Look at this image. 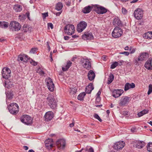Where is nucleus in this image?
Segmentation results:
<instances>
[{"label": "nucleus", "instance_id": "nucleus-1", "mask_svg": "<svg viewBox=\"0 0 152 152\" xmlns=\"http://www.w3.org/2000/svg\"><path fill=\"white\" fill-rule=\"evenodd\" d=\"M46 99V102L51 108L53 109L56 107V101L53 96L51 95H49Z\"/></svg>", "mask_w": 152, "mask_h": 152}, {"label": "nucleus", "instance_id": "nucleus-2", "mask_svg": "<svg viewBox=\"0 0 152 152\" xmlns=\"http://www.w3.org/2000/svg\"><path fill=\"white\" fill-rule=\"evenodd\" d=\"M9 112L13 115H16L19 111V106L15 103H11L8 107Z\"/></svg>", "mask_w": 152, "mask_h": 152}, {"label": "nucleus", "instance_id": "nucleus-3", "mask_svg": "<svg viewBox=\"0 0 152 152\" xmlns=\"http://www.w3.org/2000/svg\"><path fill=\"white\" fill-rule=\"evenodd\" d=\"M21 121L27 125H31L32 123V118L29 115H24L20 118Z\"/></svg>", "mask_w": 152, "mask_h": 152}, {"label": "nucleus", "instance_id": "nucleus-4", "mask_svg": "<svg viewBox=\"0 0 152 152\" xmlns=\"http://www.w3.org/2000/svg\"><path fill=\"white\" fill-rule=\"evenodd\" d=\"M64 30L66 34L69 35H72L74 33V26L72 24L66 25L64 28Z\"/></svg>", "mask_w": 152, "mask_h": 152}, {"label": "nucleus", "instance_id": "nucleus-5", "mask_svg": "<svg viewBox=\"0 0 152 152\" xmlns=\"http://www.w3.org/2000/svg\"><path fill=\"white\" fill-rule=\"evenodd\" d=\"M9 28L10 29L15 31H18L20 30L21 26L18 23L15 21H12L10 22Z\"/></svg>", "mask_w": 152, "mask_h": 152}, {"label": "nucleus", "instance_id": "nucleus-6", "mask_svg": "<svg viewBox=\"0 0 152 152\" xmlns=\"http://www.w3.org/2000/svg\"><path fill=\"white\" fill-rule=\"evenodd\" d=\"M123 32L122 29L118 27H115L112 33L113 37L117 38L120 37L122 35Z\"/></svg>", "mask_w": 152, "mask_h": 152}, {"label": "nucleus", "instance_id": "nucleus-7", "mask_svg": "<svg viewBox=\"0 0 152 152\" xmlns=\"http://www.w3.org/2000/svg\"><path fill=\"white\" fill-rule=\"evenodd\" d=\"M10 73L11 71L8 68L4 67L2 70V76L4 79H9L10 77Z\"/></svg>", "mask_w": 152, "mask_h": 152}, {"label": "nucleus", "instance_id": "nucleus-8", "mask_svg": "<svg viewBox=\"0 0 152 152\" xmlns=\"http://www.w3.org/2000/svg\"><path fill=\"white\" fill-rule=\"evenodd\" d=\"M87 26V23L84 21H81L77 25V30L79 32H81L84 30Z\"/></svg>", "mask_w": 152, "mask_h": 152}, {"label": "nucleus", "instance_id": "nucleus-9", "mask_svg": "<svg viewBox=\"0 0 152 152\" xmlns=\"http://www.w3.org/2000/svg\"><path fill=\"white\" fill-rule=\"evenodd\" d=\"M143 11L140 8H137L134 12V15L135 18L137 20L140 19L142 17Z\"/></svg>", "mask_w": 152, "mask_h": 152}, {"label": "nucleus", "instance_id": "nucleus-10", "mask_svg": "<svg viewBox=\"0 0 152 152\" xmlns=\"http://www.w3.org/2000/svg\"><path fill=\"white\" fill-rule=\"evenodd\" d=\"M46 81L48 89L51 91H53L54 90V85L52 79L49 77L46 80Z\"/></svg>", "mask_w": 152, "mask_h": 152}, {"label": "nucleus", "instance_id": "nucleus-11", "mask_svg": "<svg viewBox=\"0 0 152 152\" xmlns=\"http://www.w3.org/2000/svg\"><path fill=\"white\" fill-rule=\"evenodd\" d=\"M96 12L99 14H103L107 12V10L105 8L102 6H96L95 7Z\"/></svg>", "mask_w": 152, "mask_h": 152}, {"label": "nucleus", "instance_id": "nucleus-12", "mask_svg": "<svg viewBox=\"0 0 152 152\" xmlns=\"http://www.w3.org/2000/svg\"><path fill=\"white\" fill-rule=\"evenodd\" d=\"M125 144L123 141H119L114 144L113 148L117 150L121 149L124 147Z\"/></svg>", "mask_w": 152, "mask_h": 152}, {"label": "nucleus", "instance_id": "nucleus-13", "mask_svg": "<svg viewBox=\"0 0 152 152\" xmlns=\"http://www.w3.org/2000/svg\"><path fill=\"white\" fill-rule=\"evenodd\" d=\"M82 38L84 40H92L94 39L92 34L89 32H86L82 35Z\"/></svg>", "mask_w": 152, "mask_h": 152}, {"label": "nucleus", "instance_id": "nucleus-14", "mask_svg": "<svg viewBox=\"0 0 152 152\" xmlns=\"http://www.w3.org/2000/svg\"><path fill=\"white\" fill-rule=\"evenodd\" d=\"M148 55V53L146 52H143L140 53L138 58L136 59V62H137V61H143L145 60Z\"/></svg>", "mask_w": 152, "mask_h": 152}, {"label": "nucleus", "instance_id": "nucleus-15", "mask_svg": "<svg viewBox=\"0 0 152 152\" xmlns=\"http://www.w3.org/2000/svg\"><path fill=\"white\" fill-rule=\"evenodd\" d=\"M130 97L127 96H123L120 101L119 104L121 106H123L126 104L130 101Z\"/></svg>", "mask_w": 152, "mask_h": 152}, {"label": "nucleus", "instance_id": "nucleus-16", "mask_svg": "<svg viewBox=\"0 0 152 152\" xmlns=\"http://www.w3.org/2000/svg\"><path fill=\"white\" fill-rule=\"evenodd\" d=\"M83 62V66L84 68L87 69H90L91 67L90 61L88 59H83L81 60Z\"/></svg>", "mask_w": 152, "mask_h": 152}, {"label": "nucleus", "instance_id": "nucleus-17", "mask_svg": "<svg viewBox=\"0 0 152 152\" xmlns=\"http://www.w3.org/2000/svg\"><path fill=\"white\" fill-rule=\"evenodd\" d=\"M123 92L122 89H115L112 92V96L115 98H117L121 96Z\"/></svg>", "mask_w": 152, "mask_h": 152}, {"label": "nucleus", "instance_id": "nucleus-18", "mask_svg": "<svg viewBox=\"0 0 152 152\" xmlns=\"http://www.w3.org/2000/svg\"><path fill=\"white\" fill-rule=\"evenodd\" d=\"M65 141L64 139H60L56 142L58 147L60 149H63L65 146Z\"/></svg>", "mask_w": 152, "mask_h": 152}, {"label": "nucleus", "instance_id": "nucleus-19", "mask_svg": "<svg viewBox=\"0 0 152 152\" xmlns=\"http://www.w3.org/2000/svg\"><path fill=\"white\" fill-rule=\"evenodd\" d=\"M46 147L48 149H50L53 147V140L52 139H48L45 142Z\"/></svg>", "mask_w": 152, "mask_h": 152}, {"label": "nucleus", "instance_id": "nucleus-20", "mask_svg": "<svg viewBox=\"0 0 152 152\" xmlns=\"http://www.w3.org/2000/svg\"><path fill=\"white\" fill-rule=\"evenodd\" d=\"M53 113L49 111L46 113L44 118L46 121H48L51 120L53 117Z\"/></svg>", "mask_w": 152, "mask_h": 152}, {"label": "nucleus", "instance_id": "nucleus-21", "mask_svg": "<svg viewBox=\"0 0 152 152\" xmlns=\"http://www.w3.org/2000/svg\"><path fill=\"white\" fill-rule=\"evenodd\" d=\"M152 58H149L148 60L146 61L145 64V67L148 70L152 69Z\"/></svg>", "mask_w": 152, "mask_h": 152}, {"label": "nucleus", "instance_id": "nucleus-22", "mask_svg": "<svg viewBox=\"0 0 152 152\" xmlns=\"http://www.w3.org/2000/svg\"><path fill=\"white\" fill-rule=\"evenodd\" d=\"M144 143V142L142 141H136L134 144V146L138 148H142L145 146Z\"/></svg>", "mask_w": 152, "mask_h": 152}, {"label": "nucleus", "instance_id": "nucleus-23", "mask_svg": "<svg viewBox=\"0 0 152 152\" xmlns=\"http://www.w3.org/2000/svg\"><path fill=\"white\" fill-rule=\"evenodd\" d=\"M135 87V84L133 83H127L125 84L124 90L125 91H126L130 88H134Z\"/></svg>", "mask_w": 152, "mask_h": 152}, {"label": "nucleus", "instance_id": "nucleus-24", "mask_svg": "<svg viewBox=\"0 0 152 152\" xmlns=\"http://www.w3.org/2000/svg\"><path fill=\"white\" fill-rule=\"evenodd\" d=\"M94 89V87L93 86V84L90 83L86 87L85 91L86 93L90 94Z\"/></svg>", "mask_w": 152, "mask_h": 152}, {"label": "nucleus", "instance_id": "nucleus-25", "mask_svg": "<svg viewBox=\"0 0 152 152\" xmlns=\"http://www.w3.org/2000/svg\"><path fill=\"white\" fill-rule=\"evenodd\" d=\"M95 74L94 72L91 70H90L88 73V79L92 81L93 80L95 77Z\"/></svg>", "mask_w": 152, "mask_h": 152}, {"label": "nucleus", "instance_id": "nucleus-26", "mask_svg": "<svg viewBox=\"0 0 152 152\" xmlns=\"http://www.w3.org/2000/svg\"><path fill=\"white\" fill-rule=\"evenodd\" d=\"M113 24L114 26H121V22L118 18H115L113 22Z\"/></svg>", "mask_w": 152, "mask_h": 152}, {"label": "nucleus", "instance_id": "nucleus-27", "mask_svg": "<svg viewBox=\"0 0 152 152\" xmlns=\"http://www.w3.org/2000/svg\"><path fill=\"white\" fill-rule=\"evenodd\" d=\"M72 62L69 61H67L66 62V65L64 67H62V70L63 71H66L71 66Z\"/></svg>", "mask_w": 152, "mask_h": 152}, {"label": "nucleus", "instance_id": "nucleus-28", "mask_svg": "<svg viewBox=\"0 0 152 152\" xmlns=\"http://www.w3.org/2000/svg\"><path fill=\"white\" fill-rule=\"evenodd\" d=\"M92 7L88 6L85 7L83 10V12L84 13H88L90 12L92 10Z\"/></svg>", "mask_w": 152, "mask_h": 152}, {"label": "nucleus", "instance_id": "nucleus-29", "mask_svg": "<svg viewBox=\"0 0 152 152\" xmlns=\"http://www.w3.org/2000/svg\"><path fill=\"white\" fill-rule=\"evenodd\" d=\"M9 26V23L7 22L4 21H0V27L6 28Z\"/></svg>", "mask_w": 152, "mask_h": 152}, {"label": "nucleus", "instance_id": "nucleus-30", "mask_svg": "<svg viewBox=\"0 0 152 152\" xmlns=\"http://www.w3.org/2000/svg\"><path fill=\"white\" fill-rule=\"evenodd\" d=\"M63 7V5L62 3L59 2L56 4L55 7V9L58 11H60L62 9Z\"/></svg>", "mask_w": 152, "mask_h": 152}, {"label": "nucleus", "instance_id": "nucleus-31", "mask_svg": "<svg viewBox=\"0 0 152 152\" xmlns=\"http://www.w3.org/2000/svg\"><path fill=\"white\" fill-rule=\"evenodd\" d=\"M114 76L113 75L112 73L110 74L109 78H108L107 83L108 84H110L114 80Z\"/></svg>", "mask_w": 152, "mask_h": 152}, {"label": "nucleus", "instance_id": "nucleus-32", "mask_svg": "<svg viewBox=\"0 0 152 152\" xmlns=\"http://www.w3.org/2000/svg\"><path fill=\"white\" fill-rule=\"evenodd\" d=\"M14 9L15 11L18 12H20L22 10V8L21 6L17 4L15 5L14 7Z\"/></svg>", "mask_w": 152, "mask_h": 152}, {"label": "nucleus", "instance_id": "nucleus-33", "mask_svg": "<svg viewBox=\"0 0 152 152\" xmlns=\"http://www.w3.org/2000/svg\"><path fill=\"white\" fill-rule=\"evenodd\" d=\"M7 98L8 99H10L13 98L14 94L12 92L10 91L7 92L6 94Z\"/></svg>", "mask_w": 152, "mask_h": 152}, {"label": "nucleus", "instance_id": "nucleus-34", "mask_svg": "<svg viewBox=\"0 0 152 152\" xmlns=\"http://www.w3.org/2000/svg\"><path fill=\"white\" fill-rule=\"evenodd\" d=\"M148 112V110H144L138 113L137 114V115L139 117H140L142 116L143 115L146 114Z\"/></svg>", "mask_w": 152, "mask_h": 152}, {"label": "nucleus", "instance_id": "nucleus-35", "mask_svg": "<svg viewBox=\"0 0 152 152\" xmlns=\"http://www.w3.org/2000/svg\"><path fill=\"white\" fill-rule=\"evenodd\" d=\"M86 93L84 92L80 94L77 97V99L80 100H83L84 96L86 95Z\"/></svg>", "mask_w": 152, "mask_h": 152}, {"label": "nucleus", "instance_id": "nucleus-36", "mask_svg": "<svg viewBox=\"0 0 152 152\" xmlns=\"http://www.w3.org/2000/svg\"><path fill=\"white\" fill-rule=\"evenodd\" d=\"M147 149L149 152H152V142H149L148 143Z\"/></svg>", "mask_w": 152, "mask_h": 152}, {"label": "nucleus", "instance_id": "nucleus-37", "mask_svg": "<svg viewBox=\"0 0 152 152\" xmlns=\"http://www.w3.org/2000/svg\"><path fill=\"white\" fill-rule=\"evenodd\" d=\"M118 64H119L118 62L115 61V62H113L112 65H111L110 68L112 69H114L116 67Z\"/></svg>", "mask_w": 152, "mask_h": 152}, {"label": "nucleus", "instance_id": "nucleus-38", "mask_svg": "<svg viewBox=\"0 0 152 152\" xmlns=\"http://www.w3.org/2000/svg\"><path fill=\"white\" fill-rule=\"evenodd\" d=\"M37 72L41 75H43L45 74L44 72L40 68H39L37 69Z\"/></svg>", "mask_w": 152, "mask_h": 152}, {"label": "nucleus", "instance_id": "nucleus-39", "mask_svg": "<svg viewBox=\"0 0 152 152\" xmlns=\"http://www.w3.org/2000/svg\"><path fill=\"white\" fill-rule=\"evenodd\" d=\"M71 91L70 92V93L72 94H74L76 93V92L77 91V89H76L74 88H70Z\"/></svg>", "mask_w": 152, "mask_h": 152}, {"label": "nucleus", "instance_id": "nucleus-40", "mask_svg": "<svg viewBox=\"0 0 152 152\" xmlns=\"http://www.w3.org/2000/svg\"><path fill=\"white\" fill-rule=\"evenodd\" d=\"M152 92V85H150L149 86V89L148 92V94L149 95Z\"/></svg>", "mask_w": 152, "mask_h": 152}, {"label": "nucleus", "instance_id": "nucleus-41", "mask_svg": "<svg viewBox=\"0 0 152 152\" xmlns=\"http://www.w3.org/2000/svg\"><path fill=\"white\" fill-rule=\"evenodd\" d=\"M18 60L19 61H24V59L23 56L20 55H19L18 57Z\"/></svg>", "mask_w": 152, "mask_h": 152}, {"label": "nucleus", "instance_id": "nucleus-42", "mask_svg": "<svg viewBox=\"0 0 152 152\" xmlns=\"http://www.w3.org/2000/svg\"><path fill=\"white\" fill-rule=\"evenodd\" d=\"M94 117L95 118L97 119L100 122H101L102 121V119L97 114H95L94 115Z\"/></svg>", "mask_w": 152, "mask_h": 152}, {"label": "nucleus", "instance_id": "nucleus-43", "mask_svg": "<svg viewBox=\"0 0 152 152\" xmlns=\"http://www.w3.org/2000/svg\"><path fill=\"white\" fill-rule=\"evenodd\" d=\"M65 3L66 4L67 6H69L71 5V0H65Z\"/></svg>", "mask_w": 152, "mask_h": 152}, {"label": "nucleus", "instance_id": "nucleus-44", "mask_svg": "<svg viewBox=\"0 0 152 152\" xmlns=\"http://www.w3.org/2000/svg\"><path fill=\"white\" fill-rule=\"evenodd\" d=\"M147 38L148 39H152V32H150L147 34Z\"/></svg>", "mask_w": 152, "mask_h": 152}, {"label": "nucleus", "instance_id": "nucleus-45", "mask_svg": "<svg viewBox=\"0 0 152 152\" xmlns=\"http://www.w3.org/2000/svg\"><path fill=\"white\" fill-rule=\"evenodd\" d=\"M37 49L36 48H33L31 49V51H30V52L31 53H34L37 51Z\"/></svg>", "mask_w": 152, "mask_h": 152}, {"label": "nucleus", "instance_id": "nucleus-46", "mask_svg": "<svg viewBox=\"0 0 152 152\" xmlns=\"http://www.w3.org/2000/svg\"><path fill=\"white\" fill-rule=\"evenodd\" d=\"M129 50L130 51V53L131 54H132L134 53L135 51V50L132 47H130L129 48Z\"/></svg>", "mask_w": 152, "mask_h": 152}, {"label": "nucleus", "instance_id": "nucleus-47", "mask_svg": "<svg viewBox=\"0 0 152 152\" xmlns=\"http://www.w3.org/2000/svg\"><path fill=\"white\" fill-rule=\"evenodd\" d=\"M122 12L123 14L124 15L126 14L127 13V11L126 9L124 7H122Z\"/></svg>", "mask_w": 152, "mask_h": 152}, {"label": "nucleus", "instance_id": "nucleus-48", "mask_svg": "<svg viewBox=\"0 0 152 152\" xmlns=\"http://www.w3.org/2000/svg\"><path fill=\"white\" fill-rule=\"evenodd\" d=\"M23 56L24 59V62H25L26 61H27V60L29 58L27 56L23 55Z\"/></svg>", "mask_w": 152, "mask_h": 152}, {"label": "nucleus", "instance_id": "nucleus-49", "mask_svg": "<svg viewBox=\"0 0 152 152\" xmlns=\"http://www.w3.org/2000/svg\"><path fill=\"white\" fill-rule=\"evenodd\" d=\"M120 53L121 54H124L126 56H128L129 55V53L127 52L124 51L123 52H121Z\"/></svg>", "mask_w": 152, "mask_h": 152}, {"label": "nucleus", "instance_id": "nucleus-50", "mask_svg": "<svg viewBox=\"0 0 152 152\" xmlns=\"http://www.w3.org/2000/svg\"><path fill=\"white\" fill-rule=\"evenodd\" d=\"M48 26L49 27H50L52 29L53 28V25L51 23H49L48 24Z\"/></svg>", "mask_w": 152, "mask_h": 152}, {"label": "nucleus", "instance_id": "nucleus-51", "mask_svg": "<svg viewBox=\"0 0 152 152\" xmlns=\"http://www.w3.org/2000/svg\"><path fill=\"white\" fill-rule=\"evenodd\" d=\"M42 15H43V17L44 18H46V17L48 16V13L47 12L45 13H42Z\"/></svg>", "mask_w": 152, "mask_h": 152}, {"label": "nucleus", "instance_id": "nucleus-52", "mask_svg": "<svg viewBox=\"0 0 152 152\" xmlns=\"http://www.w3.org/2000/svg\"><path fill=\"white\" fill-rule=\"evenodd\" d=\"M47 48L48 49V51H49L50 50V46L49 45V42H47Z\"/></svg>", "mask_w": 152, "mask_h": 152}, {"label": "nucleus", "instance_id": "nucleus-53", "mask_svg": "<svg viewBox=\"0 0 152 152\" xmlns=\"http://www.w3.org/2000/svg\"><path fill=\"white\" fill-rule=\"evenodd\" d=\"M88 152H94L93 149L91 147L88 150Z\"/></svg>", "mask_w": 152, "mask_h": 152}, {"label": "nucleus", "instance_id": "nucleus-54", "mask_svg": "<svg viewBox=\"0 0 152 152\" xmlns=\"http://www.w3.org/2000/svg\"><path fill=\"white\" fill-rule=\"evenodd\" d=\"M96 101L97 102H99L100 101V97L99 96H97L96 98Z\"/></svg>", "mask_w": 152, "mask_h": 152}, {"label": "nucleus", "instance_id": "nucleus-55", "mask_svg": "<svg viewBox=\"0 0 152 152\" xmlns=\"http://www.w3.org/2000/svg\"><path fill=\"white\" fill-rule=\"evenodd\" d=\"M69 38L70 37L67 36H65L64 37V39L65 40H68Z\"/></svg>", "mask_w": 152, "mask_h": 152}, {"label": "nucleus", "instance_id": "nucleus-56", "mask_svg": "<svg viewBox=\"0 0 152 152\" xmlns=\"http://www.w3.org/2000/svg\"><path fill=\"white\" fill-rule=\"evenodd\" d=\"M9 84V83L7 84L6 83H5V86L6 87H7V88H9L10 87L9 86H8V85Z\"/></svg>", "mask_w": 152, "mask_h": 152}, {"label": "nucleus", "instance_id": "nucleus-57", "mask_svg": "<svg viewBox=\"0 0 152 152\" xmlns=\"http://www.w3.org/2000/svg\"><path fill=\"white\" fill-rule=\"evenodd\" d=\"M124 61L122 60L120 61L119 62L120 64H119L120 66H121L123 64V63Z\"/></svg>", "mask_w": 152, "mask_h": 152}, {"label": "nucleus", "instance_id": "nucleus-58", "mask_svg": "<svg viewBox=\"0 0 152 152\" xmlns=\"http://www.w3.org/2000/svg\"><path fill=\"white\" fill-rule=\"evenodd\" d=\"M26 15L27 16L28 19H29V20H30V19H29V13L28 12H27L26 13Z\"/></svg>", "mask_w": 152, "mask_h": 152}, {"label": "nucleus", "instance_id": "nucleus-59", "mask_svg": "<svg viewBox=\"0 0 152 152\" xmlns=\"http://www.w3.org/2000/svg\"><path fill=\"white\" fill-rule=\"evenodd\" d=\"M23 148L26 150H28V147L27 146H23Z\"/></svg>", "mask_w": 152, "mask_h": 152}, {"label": "nucleus", "instance_id": "nucleus-60", "mask_svg": "<svg viewBox=\"0 0 152 152\" xmlns=\"http://www.w3.org/2000/svg\"><path fill=\"white\" fill-rule=\"evenodd\" d=\"M74 123L72 122V123L69 124V126L70 127H72L74 126Z\"/></svg>", "mask_w": 152, "mask_h": 152}, {"label": "nucleus", "instance_id": "nucleus-61", "mask_svg": "<svg viewBox=\"0 0 152 152\" xmlns=\"http://www.w3.org/2000/svg\"><path fill=\"white\" fill-rule=\"evenodd\" d=\"M101 92L99 91L97 94V96H99L101 94Z\"/></svg>", "mask_w": 152, "mask_h": 152}, {"label": "nucleus", "instance_id": "nucleus-62", "mask_svg": "<svg viewBox=\"0 0 152 152\" xmlns=\"http://www.w3.org/2000/svg\"><path fill=\"white\" fill-rule=\"evenodd\" d=\"M136 130V128H132L131 129V131L132 132H135V130Z\"/></svg>", "mask_w": 152, "mask_h": 152}, {"label": "nucleus", "instance_id": "nucleus-63", "mask_svg": "<svg viewBox=\"0 0 152 152\" xmlns=\"http://www.w3.org/2000/svg\"><path fill=\"white\" fill-rule=\"evenodd\" d=\"M72 38H76L77 37H78V36L77 35H73L72 36Z\"/></svg>", "mask_w": 152, "mask_h": 152}, {"label": "nucleus", "instance_id": "nucleus-64", "mask_svg": "<svg viewBox=\"0 0 152 152\" xmlns=\"http://www.w3.org/2000/svg\"><path fill=\"white\" fill-rule=\"evenodd\" d=\"M61 12H57L56 14V15L57 16H59L61 14Z\"/></svg>", "mask_w": 152, "mask_h": 152}]
</instances>
